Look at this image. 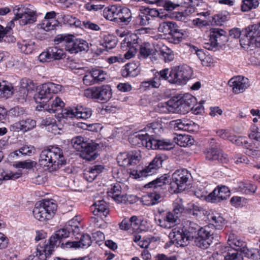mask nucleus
<instances>
[{
  "label": "nucleus",
  "instance_id": "nucleus-1",
  "mask_svg": "<svg viewBox=\"0 0 260 260\" xmlns=\"http://www.w3.org/2000/svg\"><path fill=\"white\" fill-rule=\"evenodd\" d=\"M197 103L196 98L189 93L182 96L173 97L166 103L158 104V110L160 112H174L175 111L185 114L191 110Z\"/></svg>",
  "mask_w": 260,
  "mask_h": 260
},
{
  "label": "nucleus",
  "instance_id": "nucleus-2",
  "mask_svg": "<svg viewBox=\"0 0 260 260\" xmlns=\"http://www.w3.org/2000/svg\"><path fill=\"white\" fill-rule=\"evenodd\" d=\"M244 38L243 30L239 28H234L229 30V34L219 28H211L210 29V39L204 42L203 47L209 50L216 51L219 45L224 44L228 42L229 37L233 39Z\"/></svg>",
  "mask_w": 260,
  "mask_h": 260
},
{
  "label": "nucleus",
  "instance_id": "nucleus-3",
  "mask_svg": "<svg viewBox=\"0 0 260 260\" xmlns=\"http://www.w3.org/2000/svg\"><path fill=\"white\" fill-rule=\"evenodd\" d=\"M70 232L66 229H61L57 231L54 235L52 236L49 241H46L40 243L37 246L35 255H29L28 260H32L35 256L38 257L40 260H47V258L52 254L53 248L58 247L61 244L62 246L61 239L66 238L69 236Z\"/></svg>",
  "mask_w": 260,
  "mask_h": 260
},
{
  "label": "nucleus",
  "instance_id": "nucleus-4",
  "mask_svg": "<svg viewBox=\"0 0 260 260\" xmlns=\"http://www.w3.org/2000/svg\"><path fill=\"white\" fill-rule=\"evenodd\" d=\"M39 162L40 165L48 167L51 172L66 165V159L60 148L50 146L41 151Z\"/></svg>",
  "mask_w": 260,
  "mask_h": 260
},
{
  "label": "nucleus",
  "instance_id": "nucleus-5",
  "mask_svg": "<svg viewBox=\"0 0 260 260\" xmlns=\"http://www.w3.org/2000/svg\"><path fill=\"white\" fill-rule=\"evenodd\" d=\"M168 158V156L165 154H157L145 169H142L140 165H137L136 169L131 168V176L136 180H141L145 177L152 175L156 173L162 167V162Z\"/></svg>",
  "mask_w": 260,
  "mask_h": 260
},
{
  "label": "nucleus",
  "instance_id": "nucleus-6",
  "mask_svg": "<svg viewBox=\"0 0 260 260\" xmlns=\"http://www.w3.org/2000/svg\"><path fill=\"white\" fill-rule=\"evenodd\" d=\"M74 38L72 35H58L55 37L54 42L57 44L63 43L65 49L70 53H77L88 49L87 42L81 39H74Z\"/></svg>",
  "mask_w": 260,
  "mask_h": 260
},
{
  "label": "nucleus",
  "instance_id": "nucleus-7",
  "mask_svg": "<svg viewBox=\"0 0 260 260\" xmlns=\"http://www.w3.org/2000/svg\"><path fill=\"white\" fill-rule=\"evenodd\" d=\"M56 209L57 205L53 200H44L36 204L32 213L36 219L40 221H44L51 218Z\"/></svg>",
  "mask_w": 260,
  "mask_h": 260
},
{
  "label": "nucleus",
  "instance_id": "nucleus-8",
  "mask_svg": "<svg viewBox=\"0 0 260 260\" xmlns=\"http://www.w3.org/2000/svg\"><path fill=\"white\" fill-rule=\"evenodd\" d=\"M15 17L12 21L19 20L21 25L32 24L37 21V14L36 11L24 6H16L13 9Z\"/></svg>",
  "mask_w": 260,
  "mask_h": 260
},
{
  "label": "nucleus",
  "instance_id": "nucleus-9",
  "mask_svg": "<svg viewBox=\"0 0 260 260\" xmlns=\"http://www.w3.org/2000/svg\"><path fill=\"white\" fill-rule=\"evenodd\" d=\"M153 51L149 43L143 42L136 34L131 33V58L139 52L141 56L146 58L152 54Z\"/></svg>",
  "mask_w": 260,
  "mask_h": 260
},
{
  "label": "nucleus",
  "instance_id": "nucleus-10",
  "mask_svg": "<svg viewBox=\"0 0 260 260\" xmlns=\"http://www.w3.org/2000/svg\"><path fill=\"white\" fill-rule=\"evenodd\" d=\"M191 175L185 169L177 170L172 175L173 181L170 183L171 187L175 188L174 192H179L185 190Z\"/></svg>",
  "mask_w": 260,
  "mask_h": 260
},
{
  "label": "nucleus",
  "instance_id": "nucleus-11",
  "mask_svg": "<svg viewBox=\"0 0 260 260\" xmlns=\"http://www.w3.org/2000/svg\"><path fill=\"white\" fill-rule=\"evenodd\" d=\"M84 95L105 103L112 97L111 89L108 85L88 88L84 90Z\"/></svg>",
  "mask_w": 260,
  "mask_h": 260
},
{
  "label": "nucleus",
  "instance_id": "nucleus-12",
  "mask_svg": "<svg viewBox=\"0 0 260 260\" xmlns=\"http://www.w3.org/2000/svg\"><path fill=\"white\" fill-rule=\"evenodd\" d=\"M157 6L162 7L160 9L162 10V12L164 13L163 14H167L164 16L165 19L171 18L181 20L184 16L182 12H173L179 7V5L171 0H159Z\"/></svg>",
  "mask_w": 260,
  "mask_h": 260
},
{
  "label": "nucleus",
  "instance_id": "nucleus-13",
  "mask_svg": "<svg viewBox=\"0 0 260 260\" xmlns=\"http://www.w3.org/2000/svg\"><path fill=\"white\" fill-rule=\"evenodd\" d=\"M213 233L209 226L200 228L194 238V244L202 249H207L213 242Z\"/></svg>",
  "mask_w": 260,
  "mask_h": 260
},
{
  "label": "nucleus",
  "instance_id": "nucleus-14",
  "mask_svg": "<svg viewBox=\"0 0 260 260\" xmlns=\"http://www.w3.org/2000/svg\"><path fill=\"white\" fill-rule=\"evenodd\" d=\"M169 237L177 247H184L192 240L181 228H175L169 234Z\"/></svg>",
  "mask_w": 260,
  "mask_h": 260
},
{
  "label": "nucleus",
  "instance_id": "nucleus-15",
  "mask_svg": "<svg viewBox=\"0 0 260 260\" xmlns=\"http://www.w3.org/2000/svg\"><path fill=\"white\" fill-rule=\"evenodd\" d=\"M193 71L190 67L184 65L173 67L172 75L175 81H188L191 78Z\"/></svg>",
  "mask_w": 260,
  "mask_h": 260
},
{
  "label": "nucleus",
  "instance_id": "nucleus-16",
  "mask_svg": "<svg viewBox=\"0 0 260 260\" xmlns=\"http://www.w3.org/2000/svg\"><path fill=\"white\" fill-rule=\"evenodd\" d=\"M217 253L222 255L225 260H243V256H248L249 253L241 252L240 250L235 248H231L229 246H221Z\"/></svg>",
  "mask_w": 260,
  "mask_h": 260
},
{
  "label": "nucleus",
  "instance_id": "nucleus-17",
  "mask_svg": "<svg viewBox=\"0 0 260 260\" xmlns=\"http://www.w3.org/2000/svg\"><path fill=\"white\" fill-rule=\"evenodd\" d=\"M230 196V191L225 186L215 188L208 196V201L212 203H218L226 200Z\"/></svg>",
  "mask_w": 260,
  "mask_h": 260
},
{
  "label": "nucleus",
  "instance_id": "nucleus-18",
  "mask_svg": "<svg viewBox=\"0 0 260 260\" xmlns=\"http://www.w3.org/2000/svg\"><path fill=\"white\" fill-rule=\"evenodd\" d=\"M46 86H47V83L45 82L36 88L37 93L35 94L34 99L37 103L40 104V105H43L51 99L49 90L48 88H46Z\"/></svg>",
  "mask_w": 260,
  "mask_h": 260
},
{
  "label": "nucleus",
  "instance_id": "nucleus-19",
  "mask_svg": "<svg viewBox=\"0 0 260 260\" xmlns=\"http://www.w3.org/2000/svg\"><path fill=\"white\" fill-rule=\"evenodd\" d=\"M228 243L229 247L231 248H235L237 250H240L241 252L246 253L249 251L246 247V243L236 235L234 233H231L229 236Z\"/></svg>",
  "mask_w": 260,
  "mask_h": 260
},
{
  "label": "nucleus",
  "instance_id": "nucleus-20",
  "mask_svg": "<svg viewBox=\"0 0 260 260\" xmlns=\"http://www.w3.org/2000/svg\"><path fill=\"white\" fill-rule=\"evenodd\" d=\"M206 158L209 160H218L222 163H227L229 161L226 154L215 148H209L206 150Z\"/></svg>",
  "mask_w": 260,
  "mask_h": 260
},
{
  "label": "nucleus",
  "instance_id": "nucleus-21",
  "mask_svg": "<svg viewBox=\"0 0 260 260\" xmlns=\"http://www.w3.org/2000/svg\"><path fill=\"white\" fill-rule=\"evenodd\" d=\"M177 219V216H175L173 212H168L160 215L158 222L160 226L170 229L176 225Z\"/></svg>",
  "mask_w": 260,
  "mask_h": 260
},
{
  "label": "nucleus",
  "instance_id": "nucleus-22",
  "mask_svg": "<svg viewBox=\"0 0 260 260\" xmlns=\"http://www.w3.org/2000/svg\"><path fill=\"white\" fill-rule=\"evenodd\" d=\"M92 243L91 237L89 235L83 234L79 241H68L65 244H62L63 247L67 248H84L88 247Z\"/></svg>",
  "mask_w": 260,
  "mask_h": 260
},
{
  "label": "nucleus",
  "instance_id": "nucleus-23",
  "mask_svg": "<svg viewBox=\"0 0 260 260\" xmlns=\"http://www.w3.org/2000/svg\"><path fill=\"white\" fill-rule=\"evenodd\" d=\"M147 137H156L162 132L161 124L158 122L148 124L144 128L140 129Z\"/></svg>",
  "mask_w": 260,
  "mask_h": 260
},
{
  "label": "nucleus",
  "instance_id": "nucleus-24",
  "mask_svg": "<svg viewBox=\"0 0 260 260\" xmlns=\"http://www.w3.org/2000/svg\"><path fill=\"white\" fill-rule=\"evenodd\" d=\"M244 38L242 37L240 40L250 41L249 39L255 38L260 35V25L258 23L249 25L243 29Z\"/></svg>",
  "mask_w": 260,
  "mask_h": 260
},
{
  "label": "nucleus",
  "instance_id": "nucleus-25",
  "mask_svg": "<svg viewBox=\"0 0 260 260\" xmlns=\"http://www.w3.org/2000/svg\"><path fill=\"white\" fill-rule=\"evenodd\" d=\"M67 116L72 117H76L77 118L87 119L91 115V110L86 108H76L75 109L68 110L66 112Z\"/></svg>",
  "mask_w": 260,
  "mask_h": 260
},
{
  "label": "nucleus",
  "instance_id": "nucleus-26",
  "mask_svg": "<svg viewBox=\"0 0 260 260\" xmlns=\"http://www.w3.org/2000/svg\"><path fill=\"white\" fill-rule=\"evenodd\" d=\"M200 225L197 223L187 220L182 223L181 229L187 234L191 240L194 239L195 237L200 229Z\"/></svg>",
  "mask_w": 260,
  "mask_h": 260
},
{
  "label": "nucleus",
  "instance_id": "nucleus-27",
  "mask_svg": "<svg viewBox=\"0 0 260 260\" xmlns=\"http://www.w3.org/2000/svg\"><path fill=\"white\" fill-rule=\"evenodd\" d=\"M64 106V103L62 100L56 97L55 99L52 101L51 105V107L49 105L45 103L43 105H39L37 106L36 109L38 111H42L45 110L48 111L49 113H55L58 109H61Z\"/></svg>",
  "mask_w": 260,
  "mask_h": 260
},
{
  "label": "nucleus",
  "instance_id": "nucleus-28",
  "mask_svg": "<svg viewBox=\"0 0 260 260\" xmlns=\"http://www.w3.org/2000/svg\"><path fill=\"white\" fill-rule=\"evenodd\" d=\"M107 75L104 71L95 69L85 75L83 81H103L107 79Z\"/></svg>",
  "mask_w": 260,
  "mask_h": 260
},
{
  "label": "nucleus",
  "instance_id": "nucleus-29",
  "mask_svg": "<svg viewBox=\"0 0 260 260\" xmlns=\"http://www.w3.org/2000/svg\"><path fill=\"white\" fill-rule=\"evenodd\" d=\"M104 169V167L102 165H94L90 167L84 171V177L87 181L92 182Z\"/></svg>",
  "mask_w": 260,
  "mask_h": 260
},
{
  "label": "nucleus",
  "instance_id": "nucleus-30",
  "mask_svg": "<svg viewBox=\"0 0 260 260\" xmlns=\"http://www.w3.org/2000/svg\"><path fill=\"white\" fill-rule=\"evenodd\" d=\"M96 149V146L95 145L87 142V146L82 150H79V152H81L80 155L83 159L91 161L97 157Z\"/></svg>",
  "mask_w": 260,
  "mask_h": 260
},
{
  "label": "nucleus",
  "instance_id": "nucleus-31",
  "mask_svg": "<svg viewBox=\"0 0 260 260\" xmlns=\"http://www.w3.org/2000/svg\"><path fill=\"white\" fill-rule=\"evenodd\" d=\"M173 67L170 68H165L159 72H156L154 73V77L152 79L149 81H155L156 80H168V81H175L174 80V76L172 72Z\"/></svg>",
  "mask_w": 260,
  "mask_h": 260
},
{
  "label": "nucleus",
  "instance_id": "nucleus-32",
  "mask_svg": "<svg viewBox=\"0 0 260 260\" xmlns=\"http://www.w3.org/2000/svg\"><path fill=\"white\" fill-rule=\"evenodd\" d=\"M176 29L170 34L169 39L170 42L178 44L188 36V32L184 29H180L178 26Z\"/></svg>",
  "mask_w": 260,
  "mask_h": 260
},
{
  "label": "nucleus",
  "instance_id": "nucleus-33",
  "mask_svg": "<svg viewBox=\"0 0 260 260\" xmlns=\"http://www.w3.org/2000/svg\"><path fill=\"white\" fill-rule=\"evenodd\" d=\"M146 139L144 134L142 133L140 129H138V132H134L133 135L131 134V145L139 147H144Z\"/></svg>",
  "mask_w": 260,
  "mask_h": 260
},
{
  "label": "nucleus",
  "instance_id": "nucleus-34",
  "mask_svg": "<svg viewBox=\"0 0 260 260\" xmlns=\"http://www.w3.org/2000/svg\"><path fill=\"white\" fill-rule=\"evenodd\" d=\"M171 179L170 177L167 174L161 176L160 177L156 179L155 180L149 182L145 185V188L154 187L156 188L157 187L162 186L165 184L170 183Z\"/></svg>",
  "mask_w": 260,
  "mask_h": 260
},
{
  "label": "nucleus",
  "instance_id": "nucleus-35",
  "mask_svg": "<svg viewBox=\"0 0 260 260\" xmlns=\"http://www.w3.org/2000/svg\"><path fill=\"white\" fill-rule=\"evenodd\" d=\"M208 218L211 222V224L216 229L221 230L222 229L224 224V219L220 214L218 213H212L208 215Z\"/></svg>",
  "mask_w": 260,
  "mask_h": 260
},
{
  "label": "nucleus",
  "instance_id": "nucleus-36",
  "mask_svg": "<svg viewBox=\"0 0 260 260\" xmlns=\"http://www.w3.org/2000/svg\"><path fill=\"white\" fill-rule=\"evenodd\" d=\"M118 8L115 5H112L104 9L103 16L107 20H115L117 19Z\"/></svg>",
  "mask_w": 260,
  "mask_h": 260
},
{
  "label": "nucleus",
  "instance_id": "nucleus-37",
  "mask_svg": "<svg viewBox=\"0 0 260 260\" xmlns=\"http://www.w3.org/2000/svg\"><path fill=\"white\" fill-rule=\"evenodd\" d=\"M93 206L95 207V209L93 211L94 215L103 213L105 216H106L108 214V205L103 200L96 201Z\"/></svg>",
  "mask_w": 260,
  "mask_h": 260
},
{
  "label": "nucleus",
  "instance_id": "nucleus-38",
  "mask_svg": "<svg viewBox=\"0 0 260 260\" xmlns=\"http://www.w3.org/2000/svg\"><path fill=\"white\" fill-rule=\"evenodd\" d=\"M14 88L11 83L0 82V98L8 99L13 93Z\"/></svg>",
  "mask_w": 260,
  "mask_h": 260
},
{
  "label": "nucleus",
  "instance_id": "nucleus-39",
  "mask_svg": "<svg viewBox=\"0 0 260 260\" xmlns=\"http://www.w3.org/2000/svg\"><path fill=\"white\" fill-rule=\"evenodd\" d=\"M17 45L21 52L25 54L31 53L35 49V42L31 40H23L18 42Z\"/></svg>",
  "mask_w": 260,
  "mask_h": 260
},
{
  "label": "nucleus",
  "instance_id": "nucleus-40",
  "mask_svg": "<svg viewBox=\"0 0 260 260\" xmlns=\"http://www.w3.org/2000/svg\"><path fill=\"white\" fill-rule=\"evenodd\" d=\"M176 143L181 147H186L192 145L194 140L191 136L187 135H179L175 139Z\"/></svg>",
  "mask_w": 260,
  "mask_h": 260
},
{
  "label": "nucleus",
  "instance_id": "nucleus-41",
  "mask_svg": "<svg viewBox=\"0 0 260 260\" xmlns=\"http://www.w3.org/2000/svg\"><path fill=\"white\" fill-rule=\"evenodd\" d=\"M59 25V22L57 20L44 19L42 23L38 25V26L46 31H49L56 29Z\"/></svg>",
  "mask_w": 260,
  "mask_h": 260
},
{
  "label": "nucleus",
  "instance_id": "nucleus-42",
  "mask_svg": "<svg viewBox=\"0 0 260 260\" xmlns=\"http://www.w3.org/2000/svg\"><path fill=\"white\" fill-rule=\"evenodd\" d=\"M174 127L176 130L188 131L192 125L191 121L186 119H177L173 121Z\"/></svg>",
  "mask_w": 260,
  "mask_h": 260
},
{
  "label": "nucleus",
  "instance_id": "nucleus-43",
  "mask_svg": "<svg viewBox=\"0 0 260 260\" xmlns=\"http://www.w3.org/2000/svg\"><path fill=\"white\" fill-rule=\"evenodd\" d=\"M22 173L20 172L13 173L11 171L5 170L0 168V180H8L10 179H16L20 177Z\"/></svg>",
  "mask_w": 260,
  "mask_h": 260
},
{
  "label": "nucleus",
  "instance_id": "nucleus-44",
  "mask_svg": "<svg viewBox=\"0 0 260 260\" xmlns=\"http://www.w3.org/2000/svg\"><path fill=\"white\" fill-rule=\"evenodd\" d=\"M132 237L133 240L137 245L143 248H147L150 244V239L142 237L140 233L133 234Z\"/></svg>",
  "mask_w": 260,
  "mask_h": 260
},
{
  "label": "nucleus",
  "instance_id": "nucleus-45",
  "mask_svg": "<svg viewBox=\"0 0 260 260\" xmlns=\"http://www.w3.org/2000/svg\"><path fill=\"white\" fill-rule=\"evenodd\" d=\"M117 19H119L121 22L128 24L130 19V10L126 7L118 8Z\"/></svg>",
  "mask_w": 260,
  "mask_h": 260
},
{
  "label": "nucleus",
  "instance_id": "nucleus-46",
  "mask_svg": "<svg viewBox=\"0 0 260 260\" xmlns=\"http://www.w3.org/2000/svg\"><path fill=\"white\" fill-rule=\"evenodd\" d=\"M258 5V0H243L241 9L242 12H247L252 9H256Z\"/></svg>",
  "mask_w": 260,
  "mask_h": 260
},
{
  "label": "nucleus",
  "instance_id": "nucleus-47",
  "mask_svg": "<svg viewBox=\"0 0 260 260\" xmlns=\"http://www.w3.org/2000/svg\"><path fill=\"white\" fill-rule=\"evenodd\" d=\"M228 85L232 87V90L235 94L242 93L249 86L248 82H228Z\"/></svg>",
  "mask_w": 260,
  "mask_h": 260
},
{
  "label": "nucleus",
  "instance_id": "nucleus-48",
  "mask_svg": "<svg viewBox=\"0 0 260 260\" xmlns=\"http://www.w3.org/2000/svg\"><path fill=\"white\" fill-rule=\"evenodd\" d=\"M73 147L78 151L82 150L87 146V142L81 136H78L72 140Z\"/></svg>",
  "mask_w": 260,
  "mask_h": 260
},
{
  "label": "nucleus",
  "instance_id": "nucleus-49",
  "mask_svg": "<svg viewBox=\"0 0 260 260\" xmlns=\"http://www.w3.org/2000/svg\"><path fill=\"white\" fill-rule=\"evenodd\" d=\"M143 10L145 11V14L151 19V18L159 17L161 19H165L164 16L166 14H163L162 10L160 9H150L149 8H144Z\"/></svg>",
  "mask_w": 260,
  "mask_h": 260
},
{
  "label": "nucleus",
  "instance_id": "nucleus-50",
  "mask_svg": "<svg viewBox=\"0 0 260 260\" xmlns=\"http://www.w3.org/2000/svg\"><path fill=\"white\" fill-rule=\"evenodd\" d=\"M241 46L243 48L255 47L260 48V35L255 38L251 39V40H240Z\"/></svg>",
  "mask_w": 260,
  "mask_h": 260
},
{
  "label": "nucleus",
  "instance_id": "nucleus-51",
  "mask_svg": "<svg viewBox=\"0 0 260 260\" xmlns=\"http://www.w3.org/2000/svg\"><path fill=\"white\" fill-rule=\"evenodd\" d=\"M249 137L260 142V121L258 124L251 125L250 128Z\"/></svg>",
  "mask_w": 260,
  "mask_h": 260
},
{
  "label": "nucleus",
  "instance_id": "nucleus-52",
  "mask_svg": "<svg viewBox=\"0 0 260 260\" xmlns=\"http://www.w3.org/2000/svg\"><path fill=\"white\" fill-rule=\"evenodd\" d=\"M142 222L141 218H138L135 216L131 217V229L133 230L132 235L136 233H140L142 231V230L140 228Z\"/></svg>",
  "mask_w": 260,
  "mask_h": 260
},
{
  "label": "nucleus",
  "instance_id": "nucleus-53",
  "mask_svg": "<svg viewBox=\"0 0 260 260\" xmlns=\"http://www.w3.org/2000/svg\"><path fill=\"white\" fill-rule=\"evenodd\" d=\"M49 52L51 58L54 59H60L65 57L66 56L63 50L56 47H50L49 48Z\"/></svg>",
  "mask_w": 260,
  "mask_h": 260
},
{
  "label": "nucleus",
  "instance_id": "nucleus-54",
  "mask_svg": "<svg viewBox=\"0 0 260 260\" xmlns=\"http://www.w3.org/2000/svg\"><path fill=\"white\" fill-rule=\"evenodd\" d=\"M36 149L31 145H24L21 147L18 150L15 151V154L18 155V152L24 155L31 156L35 153Z\"/></svg>",
  "mask_w": 260,
  "mask_h": 260
},
{
  "label": "nucleus",
  "instance_id": "nucleus-55",
  "mask_svg": "<svg viewBox=\"0 0 260 260\" xmlns=\"http://www.w3.org/2000/svg\"><path fill=\"white\" fill-rule=\"evenodd\" d=\"M37 162L35 161L27 160L25 161L16 162L14 166L16 168H22L26 169H31L36 167Z\"/></svg>",
  "mask_w": 260,
  "mask_h": 260
},
{
  "label": "nucleus",
  "instance_id": "nucleus-56",
  "mask_svg": "<svg viewBox=\"0 0 260 260\" xmlns=\"http://www.w3.org/2000/svg\"><path fill=\"white\" fill-rule=\"evenodd\" d=\"M130 59V48L124 54V57L121 55L117 56H112L108 58V62L111 64L116 62H124L126 59Z\"/></svg>",
  "mask_w": 260,
  "mask_h": 260
},
{
  "label": "nucleus",
  "instance_id": "nucleus-57",
  "mask_svg": "<svg viewBox=\"0 0 260 260\" xmlns=\"http://www.w3.org/2000/svg\"><path fill=\"white\" fill-rule=\"evenodd\" d=\"M117 162L119 166L124 168L130 164V157L127 153H120L117 157Z\"/></svg>",
  "mask_w": 260,
  "mask_h": 260
},
{
  "label": "nucleus",
  "instance_id": "nucleus-58",
  "mask_svg": "<svg viewBox=\"0 0 260 260\" xmlns=\"http://www.w3.org/2000/svg\"><path fill=\"white\" fill-rule=\"evenodd\" d=\"M155 137H147L144 147L148 149H158L159 140L156 139Z\"/></svg>",
  "mask_w": 260,
  "mask_h": 260
},
{
  "label": "nucleus",
  "instance_id": "nucleus-59",
  "mask_svg": "<svg viewBox=\"0 0 260 260\" xmlns=\"http://www.w3.org/2000/svg\"><path fill=\"white\" fill-rule=\"evenodd\" d=\"M174 142L169 139L159 140L158 149L169 150L174 148Z\"/></svg>",
  "mask_w": 260,
  "mask_h": 260
},
{
  "label": "nucleus",
  "instance_id": "nucleus-60",
  "mask_svg": "<svg viewBox=\"0 0 260 260\" xmlns=\"http://www.w3.org/2000/svg\"><path fill=\"white\" fill-rule=\"evenodd\" d=\"M120 188L118 184L111 185L110 188L107 191L108 196L113 199L116 197H119V195L121 193Z\"/></svg>",
  "mask_w": 260,
  "mask_h": 260
},
{
  "label": "nucleus",
  "instance_id": "nucleus-61",
  "mask_svg": "<svg viewBox=\"0 0 260 260\" xmlns=\"http://www.w3.org/2000/svg\"><path fill=\"white\" fill-rule=\"evenodd\" d=\"M173 206L174 209L172 212L175 216H177L178 219L184 211V206L182 203L181 200H180L179 201H176L174 203Z\"/></svg>",
  "mask_w": 260,
  "mask_h": 260
},
{
  "label": "nucleus",
  "instance_id": "nucleus-62",
  "mask_svg": "<svg viewBox=\"0 0 260 260\" xmlns=\"http://www.w3.org/2000/svg\"><path fill=\"white\" fill-rule=\"evenodd\" d=\"M240 187L241 191L245 194L253 193L256 190V186L250 183H243Z\"/></svg>",
  "mask_w": 260,
  "mask_h": 260
},
{
  "label": "nucleus",
  "instance_id": "nucleus-63",
  "mask_svg": "<svg viewBox=\"0 0 260 260\" xmlns=\"http://www.w3.org/2000/svg\"><path fill=\"white\" fill-rule=\"evenodd\" d=\"M48 88L49 90L50 93H57L62 90L63 87L61 85L55 84L54 82H46Z\"/></svg>",
  "mask_w": 260,
  "mask_h": 260
},
{
  "label": "nucleus",
  "instance_id": "nucleus-64",
  "mask_svg": "<svg viewBox=\"0 0 260 260\" xmlns=\"http://www.w3.org/2000/svg\"><path fill=\"white\" fill-rule=\"evenodd\" d=\"M142 155L140 150L131 151V166L133 164L138 165L140 162Z\"/></svg>",
  "mask_w": 260,
  "mask_h": 260
}]
</instances>
